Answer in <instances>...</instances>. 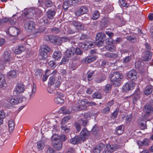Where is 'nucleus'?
<instances>
[{"label":"nucleus","mask_w":153,"mask_h":153,"mask_svg":"<svg viewBox=\"0 0 153 153\" xmlns=\"http://www.w3.org/2000/svg\"><path fill=\"white\" fill-rule=\"evenodd\" d=\"M112 88V85L110 84H107L105 86L104 88V92L106 93H108L111 92Z\"/></svg>","instance_id":"34"},{"label":"nucleus","mask_w":153,"mask_h":153,"mask_svg":"<svg viewBox=\"0 0 153 153\" xmlns=\"http://www.w3.org/2000/svg\"><path fill=\"white\" fill-rule=\"evenodd\" d=\"M81 121L80 122H82V125L83 126H85L88 123V120L86 119H83L82 118H81L80 120Z\"/></svg>","instance_id":"57"},{"label":"nucleus","mask_w":153,"mask_h":153,"mask_svg":"<svg viewBox=\"0 0 153 153\" xmlns=\"http://www.w3.org/2000/svg\"><path fill=\"white\" fill-rule=\"evenodd\" d=\"M52 144L53 146L57 150H61L62 147V143L59 139V136L53 134L51 137Z\"/></svg>","instance_id":"2"},{"label":"nucleus","mask_w":153,"mask_h":153,"mask_svg":"<svg viewBox=\"0 0 153 153\" xmlns=\"http://www.w3.org/2000/svg\"><path fill=\"white\" fill-rule=\"evenodd\" d=\"M27 91L28 92V94L30 98L33 97L36 91V85L33 84V85L27 89Z\"/></svg>","instance_id":"10"},{"label":"nucleus","mask_w":153,"mask_h":153,"mask_svg":"<svg viewBox=\"0 0 153 153\" xmlns=\"http://www.w3.org/2000/svg\"><path fill=\"white\" fill-rule=\"evenodd\" d=\"M79 101L72 107L73 109L76 111H79Z\"/></svg>","instance_id":"49"},{"label":"nucleus","mask_w":153,"mask_h":153,"mask_svg":"<svg viewBox=\"0 0 153 153\" xmlns=\"http://www.w3.org/2000/svg\"><path fill=\"white\" fill-rule=\"evenodd\" d=\"M48 68L53 69L56 67L55 63L53 61H50L48 63Z\"/></svg>","instance_id":"39"},{"label":"nucleus","mask_w":153,"mask_h":153,"mask_svg":"<svg viewBox=\"0 0 153 153\" xmlns=\"http://www.w3.org/2000/svg\"><path fill=\"white\" fill-rule=\"evenodd\" d=\"M72 49H73V51L74 52V53H75L77 55L81 54L83 53L82 51L79 48H76V49H74L72 48Z\"/></svg>","instance_id":"47"},{"label":"nucleus","mask_w":153,"mask_h":153,"mask_svg":"<svg viewBox=\"0 0 153 153\" xmlns=\"http://www.w3.org/2000/svg\"><path fill=\"white\" fill-rule=\"evenodd\" d=\"M60 110L63 114H70L71 113V111L69 110L67 108L65 107L61 108Z\"/></svg>","instance_id":"43"},{"label":"nucleus","mask_w":153,"mask_h":153,"mask_svg":"<svg viewBox=\"0 0 153 153\" xmlns=\"http://www.w3.org/2000/svg\"><path fill=\"white\" fill-rule=\"evenodd\" d=\"M109 42V44H107V45L105 46L106 49L111 52L115 51L116 49L115 47L112 45V44H111L110 42Z\"/></svg>","instance_id":"32"},{"label":"nucleus","mask_w":153,"mask_h":153,"mask_svg":"<svg viewBox=\"0 0 153 153\" xmlns=\"http://www.w3.org/2000/svg\"><path fill=\"white\" fill-rule=\"evenodd\" d=\"M8 21H9L8 18L7 17L3 18L0 20V24H3L4 23L8 22Z\"/></svg>","instance_id":"56"},{"label":"nucleus","mask_w":153,"mask_h":153,"mask_svg":"<svg viewBox=\"0 0 153 153\" xmlns=\"http://www.w3.org/2000/svg\"><path fill=\"white\" fill-rule=\"evenodd\" d=\"M100 16V13L98 11H96L93 13L92 19L93 20L97 19Z\"/></svg>","instance_id":"42"},{"label":"nucleus","mask_w":153,"mask_h":153,"mask_svg":"<svg viewBox=\"0 0 153 153\" xmlns=\"http://www.w3.org/2000/svg\"><path fill=\"white\" fill-rule=\"evenodd\" d=\"M37 146L39 149L42 150L44 146V143L42 141L38 142L37 143Z\"/></svg>","instance_id":"44"},{"label":"nucleus","mask_w":153,"mask_h":153,"mask_svg":"<svg viewBox=\"0 0 153 153\" xmlns=\"http://www.w3.org/2000/svg\"><path fill=\"white\" fill-rule=\"evenodd\" d=\"M6 86L7 84L5 82L4 76L2 74L0 73V88H4Z\"/></svg>","instance_id":"19"},{"label":"nucleus","mask_w":153,"mask_h":153,"mask_svg":"<svg viewBox=\"0 0 153 153\" xmlns=\"http://www.w3.org/2000/svg\"><path fill=\"white\" fill-rule=\"evenodd\" d=\"M68 62V59L67 57H63L61 61V64H65L67 63Z\"/></svg>","instance_id":"61"},{"label":"nucleus","mask_w":153,"mask_h":153,"mask_svg":"<svg viewBox=\"0 0 153 153\" xmlns=\"http://www.w3.org/2000/svg\"><path fill=\"white\" fill-rule=\"evenodd\" d=\"M105 33L110 38L109 39V40H110V41H109L108 42H112V39L111 38L112 37L114 36V33H113L109 31H106L105 32Z\"/></svg>","instance_id":"48"},{"label":"nucleus","mask_w":153,"mask_h":153,"mask_svg":"<svg viewBox=\"0 0 153 153\" xmlns=\"http://www.w3.org/2000/svg\"><path fill=\"white\" fill-rule=\"evenodd\" d=\"M25 89V86L22 83H18L16 87L15 91L17 94H20L23 92Z\"/></svg>","instance_id":"14"},{"label":"nucleus","mask_w":153,"mask_h":153,"mask_svg":"<svg viewBox=\"0 0 153 153\" xmlns=\"http://www.w3.org/2000/svg\"><path fill=\"white\" fill-rule=\"evenodd\" d=\"M110 112V108L108 107L104 108L102 111L103 113H108Z\"/></svg>","instance_id":"64"},{"label":"nucleus","mask_w":153,"mask_h":153,"mask_svg":"<svg viewBox=\"0 0 153 153\" xmlns=\"http://www.w3.org/2000/svg\"><path fill=\"white\" fill-rule=\"evenodd\" d=\"M3 57L5 62H7L10 61V55L7 52H4Z\"/></svg>","instance_id":"38"},{"label":"nucleus","mask_w":153,"mask_h":153,"mask_svg":"<svg viewBox=\"0 0 153 153\" xmlns=\"http://www.w3.org/2000/svg\"><path fill=\"white\" fill-rule=\"evenodd\" d=\"M74 125L77 131L79 132L80 131L81 129V126L77 122L75 123Z\"/></svg>","instance_id":"54"},{"label":"nucleus","mask_w":153,"mask_h":153,"mask_svg":"<svg viewBox=\"0 0 153 153\" xmlns=\"http://www.w3.org/2000/svg\"><path fill=\"white\" fill-rule=\"evenodd\" d=\"M131 59V56H126L123 59V62L125 63H127L130 61Z\"/></svg>","instance_id":"53"},{"label":"nucleus","mask_w":153,"mask_h":153,"mask_svg":"<svg viewBox=\"0 0 153 153\" xmlns=\"http://www.w3.org/2000/svg\"><path fill=\"white\" fill-rule=\"evenodd\" d=\"M117 134L120 135L122 134L124 132V127L122 125L117 127L116 128Z\"/></svg>","instance_id":"28"},{"label":"nucleus","mask_w":153,"mask_h":153,"mask_svg":"<svg viewBox=\"0 0 153 153\" xmlns=\"http://www.w3.org/2000/svg\"><path fill=\"white\" fill-rule=\"evenodd\" d=\"M61 128L62 129V130L65 133H67L69 132L70 129L68 127H66L62 126Z\"/></svg>","instance_id":"60"},{"label":"nucleus","mask_w":153,"mask_h":153,"mask_svg":"<svg viewBox=\"0 0 153 153\" xmlns=\"http://www.w3.org/2000/svg\"><path fill=\"white\" fill-rule=\"evenodd\" d=\"M81 141V140L79 137L78 136H76L70 140V142L71 143L75 145L79 143Z\"/></svg>","instance_id":"22"},{"label":"nucleus","mask_w":153,"mask_h":153,"mask_svg":"<svg viewBox=\"0 0 153 153\" xmlns=\"http://www.w3.org/2000/svg\"><path fill=\"white\" fill-rule=\"evenodd\" d=\"M105 36V34L102 33H99L97 34L96 40L98 46L100 47L102 45Z\"/></svg>","instance_id":"4"},{"label":"nucleus","mask_w":153,"mask_h":153,"mask_svg":"<svg viewBox=\"0 0 153 153\" xmlns=\"http://www.w3.org/2000/svg\"><path fill=\"white\" fill-rule=\"evenodd\" d=\"M9 130L10 132H12L14 128L15 124L14 122L12 120H9L8 123Z\"/></svg>","instance_id":"25"},{"label":"nucleus","mask_w":153,"mask_h":153,"mask_svg":"<svg viewBox=\"0 0 153 153\" xmlns=\"http://www.w3.org/2000/svg\"><path fill=\"white\" fill-rule=\"evenodd\" d=\"M71 118L70 116L64 117L62 120V124L67 123L68 120Z\"/></svg>","instance_id":"59"},{"label":"nucleus","mask_w":153,"mask_h":153,"mask_svg":"<svg viewBox=\"0 0 153 153\" xmlns=\"http://www.w3.org/2000/svg\"><path fill=\"white\" fill-rule=\"evenodd\" d=\"M35 24L34 22L32 21H29L26 22L25 25V27L26 29L30 31L34 30Z\"/></svg>","instance_id":"11"},{"label":"nucleus","mask_w":153,"mask_h":153,"mask_svg":"<svg viewBox=\"0 0 153 153\" xmlns=\"http://www.w3.org/2000/svg\"><path fill=\"white\" fill-rule=\"evenodd\" d=\"M135 85V83L133 81L128 82L123 86V90L125 92H127L130 90H131L134 89Z\"/></svg>","instance_id":"8"},{"label":"nucleus","mask_w":153,"mask_h":153,"mask_svg":"<svg viewBox=\"0 0 153 153\" xmlns=\"http://www.w3.org/2000/svg\"><path fill=\"white\" fill-rule=\"evenodd\" d=\"M5 117V113L3 111H0V124L3 123V119Z\"/></svg>","instance_id":"37"},{"label":"nucleus","mask_w":153,"mask_h":153,"mask_svg":"<svg viewBox=\"0 0 153 153\" xmlns=\"http://www.w3.org/2000/svg\"><path fill=\"white\" fill-rule=\"evenodd\" d=\"M62 56L61 52L59 51H55L53 53V57L55 59H58Z\"/></svg>","instance_id":"27"},{"label":"nucleus","mask_w":153,"mask_h":153,"mask_svg":"<svg viewBox=\"0 0 153 153\" xmlns=\"http://www.w3.org/2000/svg\"><path fill=\"white\" fill-rule=\"evenodd\" d=\"M74 52L73 51V49L71 48V49L67 50L65 52V56L67 57H71L74 55Z\"/></svg>","instance_id":"30"},{"label":"nucleus","mask_w":153,"mask_h":153,"mask_svg":"<svg viewBox=\"0 0 153 153\" xmlns=\"http://www.w3.org/2000/svg\"><path fill=\"white\" fill-rule=\"evenodd\" d=\"M120 147V146L115 144L114 145L107 144L103 153H112V152L115 151Z\"/></svg>","instance_id":"3"},{"label":"nucleus","mask_w":153,"mask_h":153,"mask_svg":"<svg viewBox=\"0 0 153 153\" xmlns=\"http://www.w3.org/2000/svg\"><path fill=\"white\" fill-rule=\"evenodd\" d=\"M73 25L75 26L78 30L81 29L83 27V25L78 22L74 21L72 22Z\"/></svg>","instance_id":"26"},{"label":"nucleus","mask_w":153,"mask_h":153,"mask_svg":"<svg viewBox=\"0 0 153 153\" xmlns=\"http://www.w3.org/2000/svg\"><path fill=\"white\" fill-rule=\"evenodd\" d=\"M83 101L84 100H82L81 101H79V103H81V104H79V111L82 110H86L87 108V106L85 105V104H84L83 102L82 103V101Z\"/></svg>","instance_id":"41"},{"label":"nucleus","mask_w":153,"mask_h":153,"mask_svg":"<svg viewBox=\"0 0 153 153\" xmlns=\"http://www.w3.org/2000/svg\"><path fill=\"white\" fill-rule=\"evenodd\" d=\"M134 96L133 99V102L134 103H135L137 100L139 99L141 97V92L139 89H136L134 94Z\"/></svg>","instance_id":"18"},{"label":"nucleus","mask_w":153,"mask_h":153,"mask_svg":"<svg viewBox=\"0 0 153 153\" xmlns=\"http://www.w3.org/2000/svg\"><path fill=\"white\" fill-rule=\"evenodd\" d=\"M56 94L58 97L54 99L55 102L58 104H62L63 103L64 100V99L62 98V97H63V95L62 94H59L58 92L56 93Z\"/></svg>","instance_id":"13"},{"label":"nucleus","mask_w":153,"mask_h":153,"mask_svg":"<svg viewBox=\"0 0 153 153\" xmlns=\"http://www.w3.org/2000/svg\"><path fill=\"white\" fill-rule=\"evenodd\" d=\"M93 98L101 99L102 96L101 94L99 92H95L92 95Z\"/></svg>","instance_id":"40"},{"label":"nucleus","mask_w":153,"mask_h":153,"mask_svg":"<svg viewBox=\"0 0 153 153\" xmlns=\"http://www.w3.org/2000/svg\"><path fill=\"white\" fill-rule=\"evenodd\" d=\"M24 50L23 46H19L15 50V53L16 54H19Z\"/></svg>","instance_id":"33"},{"label":"nucleus","mask_w":153,"mask_h":153,"mask_svg":"<svg viewBox=\"0 0 153 153\" xmlns=\"http://www.w3.org/2000/svg\"><path fill=\"white\" fill-rule=\"evenodd\" d=\"M9 30L11 35L13 36H17L20 32L19 29L15 27H10Z\"/></svg>","instance_id":"16"},{"label":"nucleus","mask_w":153,"mask_h":153,"mask_svg":"<svg viewBox=\"0 0 153 153\" xmlns=\"http://www.w3.org/2000/svg\"><path fill=\"white\" fill-rule=\"evenodd\" d=\"M152 55V52L150 51H146L145 52L144 56L142 57V59L145 61H148L151 59Z\"/></svg>","instance_id":"15"},{"label":"nucleus","mask_w":153,"mask_h":153,"mask_svg":"<svg viewBox=\"0 0 153 153\" xmlns=\"http://www.w3.org/2000/svg\"><path fill=\"white\" fill-rule=\"evenodd\" d=\"M135 67L136 69H140L141 68V63L140 62H137L135 63Z\"/></svg>","instance_id":"55"},{"label":"nucleus","mask_w":153,"mask_h":153,"mask_svg":"<svg viewBox=\"0 0 153 153\" xmlns=\"http://www.w3.org/2000/svg\"><path fill=\"white\" fill-rule=\"evenodd\" d=\"M9 102L10 103L6 104L4 106L7 108H11L12 107V105H15L17 104L20 102L18 98L16 97H11L10 99Z\"/></svg>","instance_id":"5"},{"label":"nucleus","mask_w":153,"mask_h":153,"mask_svg":"<svg viewBox=\"0 0 153 153\" xmlns=\"http://www.w3.org/2000/svg\"><path fill=\"white\" fill-rule=\"evenodd\" d=\"M71 5H73L72 0H68L64 2L63 8L65 10H67Z\"/></svg>","instance_id":"24"},{"label":"nucleus","mask_w":153,"mask_h":153,"mask_svg":"<svg viewBox=\"0 0 153 153\" xmlns=\"http://www.w3.org/2000/svg\"><path fill=\"white\" fill-rule=\"evenodd\" d=\"M47 52L41 50H39V56L41 57L40 58L41 60L46 59L47 57Z\"/></svg>","instance_id":"31"},{"label":"nucleus","mask_w":153,"mask_h":153,"mask_svg":"<svg viewBox=\"0 0 153 153\" xmlns=\"http://www.w3.org/2000/svg\"><path fill=\"white\" fill-rule=\"evenodd\" d=\"M105 56L109 58H116L117 57V55L109 53H107L105 54Z\"/></svg>","instance_id":"45"},{"label":"nucleus","mask_w":153,"mask_h":153,"mask_svg":"<svg viewBox=\"0 0 153 153\" xmlns=\"http://www.w3.org/2000/svg\"><path fill=\"white\" fill-rule=\"evenodd\" d=\"M105 147V144L100 143L94 148L93 151L94 153H100L103 149H104Z\"/></svg>","instance_id":"12"},{"label":"nucleus","mask_w":153,"mask_h":153,"mask_svg":"<svg viewBox=\"0 0 153 153\" xmlns=\"http://www.w3.org/2000/svg\"><path fill=\"white\" fill-rule=\"evenodd\" d=\"M56 39V42L55 44L57 45H59L61 44L62 43L61 39V38L58 37L57 36L56 37V38L55 39Z\"/></svg>","instance_id":"58"},{"label":"nucleus","mask_w":153,"mask_h":153,"mask_svg":"<svg viewBox=\"0 0 153 153\" xmlns=\"http://www.w3.org/2000/svg\"><path fill=\"white\" fill-rule=\"evenodd\" d=\"M8 76L10 78H14L16 76V72L15 70H13L10 71L8 73Z\"/></svg>","instance_id":"35"},{"label":"nucleus","mask_w":153,"mask_h":153,"mask_svg":"<svg viewBox=\"0 0 153 153\" xmlns=\"http://www.w3.org/2000/svg\"><path fill=\"white\" fill-rule=\"evenodd\" d=\"M61 41L62 42H68L70 41V39L68 37H61Z\"/></svg>","instance_id":"63"},{"label":"nucleus","mask_w":153,"mask_h":153,"mask_svg":"<svg viewBox=\"0 0 153 153\" xmlns=\"http://www.w3.org/2000/svg\"><path fill=\"white\" fill-rule=\"evenodd\" d=\"M82 48L84 50H86L88 49L87 42L82 43L80 45Z\"/></svg>","instance_id":"52"},{"label":"nucleus","mask_w":153,"mask_h":153,"mask_svg":"<svg viewBox=\"0 0 153 153\" xmlns=\"http://www.w3.org/2000/svg\"><path fill=\"white\" fill-rule=\"evenodd\" d=\"M40 50L47 52H50L51 50L50 48L47 45H42L40 48Z\"/></svg>","instance_id":"36"},{"label":"nucleus","mask_w":153,"mask_h":153,"mask_svg":"<svg viewBox=\"0 0 153 153\" xmlns=\"http://www.w3.org/2000/svg\"><path fill=\"white\" fill-rule=\"evenodd\" d=\"M88 12V9L87 7L85 6H82L75 11V14L76 16H79L86 13Z\"/></svg>","instance_id":"9"},{"label":"nucleus","mask_w":153,"mask_h":153,"mask_svg":"<svg viewBox=\"0 0 153 153\" xmlns=\"http://www.w3.org/2000/svg\"><path fill=\"white\" fill-rule=\"evenodd\" d=\"M89 132L85 128H83L81 131L79 137L81 140L84 141L86 139L90 136Z\"/></svg>","instance_id":"6"},{"label":"nucleus","mask_w":153,"mask_h":153,"mask_svg":"<svg viewBox=\"0 0 153 153\" xmlns=\"http://www.w3.org/2000/svg\"><path fill=\"white\" fill-rule=\"evenodd\" d=\"M96 59V57L94 56H88L82 59V61L86 64H88L95 61Z\"/></svg>","instance_id":"17"},{"label":"nucleus","mask_w":153,"mask_h":153,"mask_svg":"<svg viewBox=\"0 0 153 153\" xmlns=\"http://www.w3.org/2000/svg\"><path fill=\"white\" fill-rule=\"evenodd\" d=\"M83 102L84 104H88L90 106H94L96 105V103L94 102L93 101L89 102L88 101H87L85 100H84L82 103Z\"/></svg>","instance_id":"46"},{"label":"nucleus","mask_w":153,"mask_h":153,"mask_svg":"<svg viewBox=\"0 0 153 153\" xmlns=\"http://www.w3.org/2000/svg\"><path fill=\"white\" fill-rule=\"evenodd\" d=\"M109 77L113 84L116 87L120 85L121 81L123 78L122 75L118 72L111 73L109 75Z\"/></svg>","instance_id":"1"},{"label":"nucleus","mask_w":153,"mask_h":153,"mask_svg":"<svg viewBox=\"0 0 153 153\" xmlns=\"http://www.w3.org/2000/svg\"><path fill=\"white\" fill-rule=\"evenodd\" d=\"M127 39L132 42H135L137 41L136 38L132 36H127Z\"/></svg>","instance_id":"50"},{"label":"nucleus","mask_w":153,"mask_h":153,"mask_svg":"<svg viewBox=\"0 0 153 153\" xmlns=\"http://www.w3.org/2000/svg\"><path fill=\"white\" fill-rule=\"evenodd\" d=\"M137 73L134 70H130L127 74L128 77L132 81H135L137 78Z\"/></svg>","instance_id":"7"},{"label":"nucleus","mask_w":153,"mask_h":153,"mask_svg":"<svg viewBox=\"0 0 153 153\" xmlns=\"http://www.w3.org/2000/svg\"><path fill=\"white\" fill-rule=\"evenodd\" d=\"M149 140L146 138L144 139L142 141L138 140L137 142V143L139 146V148H140V147L143 145H149Z\"/></svg>","instance_id":"21"},{"label":"nucleus","mask_w":153,"mask_h":153,"mask_svg":"<svg viewBox=\"0 0 153 153\" xmlns=\"http://www.w3.org/2000/svg\"><path fill=\"white\" fill-rule=\"evenodd\" d=\"M48 18L50 19H52L56 14V12L51 9L48 10L46 13Z\"/></svg>","instance_id":"23"},{"label":"nucleus","mask_w":153,"mask_h":153,"mask_svg":"<svg viewBox=\"0 0 153 153\" xmlns=\"http://www.w3.org/2000/svg\"><path fill=\"white\" fill-rule=\"evenodd\" d=\"M152 87L151 86H148L144 90V94L146 95H148L152 92Z\"/></svg>","instance_id":"29"},{"label":"nucleus","mask_w":153,"mask_h":153,"mask_svg":"<svg viewBox=\"0 0 153 153\" xmlns=\"http://www.w3.org/2000/svg\"><path fill=\"white\" fill-rule=\"evenodd\" d=\"M144 110L146 114H150L153 111V108L149 105H146L144 107Z\"/></svg>","instance_id":"20"},{"label":"nucleus","mask_w":153,"mask_h":153,"mask_svg":"<svg viewBox=\"0 0 153 153\" xmlns=\"http://www.w3.org/2000/svg\"><path fill=\"white\" fill-rule=\"evenodd\" d=\"M105 79V77L104 76L97 77L96 79V81L98 83H100L103 81Z\"/></svg>","instance_id":"51"},{"label":"nucleus","mask_w":153,"mask_h":153,"mask_svg":"<svg viewBox=\"0 0 153 153\" xmlns=\"http://www.w3.org/2000/svg\"><path fill=\"white\" fill-rule=\"evenodd\" d=\"M93 74V72H88V79L89 81H91L92 80V76Z\"/></svg>","instance_id":"62"}]
</instances>
